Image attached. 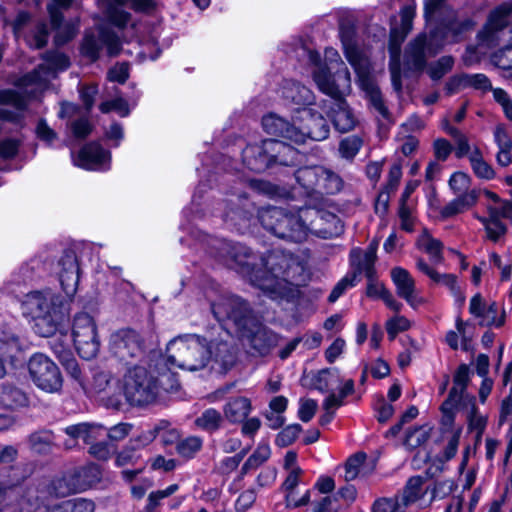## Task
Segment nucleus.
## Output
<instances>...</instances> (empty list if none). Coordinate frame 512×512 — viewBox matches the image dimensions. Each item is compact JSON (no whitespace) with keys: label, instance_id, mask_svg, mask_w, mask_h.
<instances>
[{"label":"nucleus","instance_id":"9b49d317","mask_svg":"<svg viewBox=\"0 0 512 512\" xmlns=\"http://www.w3.org/2000/svg\"><path fill=\"white\" fill-rule=\"evenodd\" d=\"M109 348L112 355L125 365L134 364L144 355L143 339L131 329H122L113 333Z\"/></svg>","mask_w":512,"mask_h":512},{"label":"nucleus","instance_id":"6e6d98bb","mask_svg":"<svg viewBox=\"0 0 512 512\" xmlns=\"http://www.w3.org/2000/svg\"><path fill=\"white\" fill-rule=\"evenodd\" d=\"M503 383L509 386V394L502 400L500 421L503 422L509 415L512 414V364H509L505 369L503 375Z\"/></svg>","mask_w":512,"mask_h":512},{"label":"nucleus","instance_id":"09e8293b","mask_svg":"<svg viewBox=\"0 0 512 512\" xmlns=\"http://www.w3.org/2000/svg\"><path fill=\"white\" fill-rule=\"evenodd\" d=\"M271 451L267 444H260L253 454L246 460L241 468V473L246 474L251 470L257 469L260 465L268 460Z\"/></svg>","mask_w":512,"mask_h":512},{"label":"nucleus","instance_id":"864d4df0","mask_svg":"<svg viewBox=\"0 0 512 512\" xmlns=\"http://www.w3.org/2000/svg\"><path fill=\"white\" fill-rule=\"evenodd\" d=\"M362 139L357 135L343 138L339 143V154L342 158L353 159L362 146Z\"/></svg>","mask_w":512,"mask_h":512},{"label":"nucleus","instance_id":"774afa93","mask_svg":"<svg viewBox=\"0 0 512 512\" xmlns=\"http://www.w3.org/2000/svg\"><path fill=\"white\" fill-rule=\"evenodd\" d=\"M470 181L471 179L466 173L455 172L449 180V185L455 194L464 193L470 189Z\"/></svg>","mask_w":512,"mask_h":512},{"label":"nucleus","instance_id":"f704fd0d","mask_svg":"<svg viewBox=\"0 0 512 512\" xmlns=\"http://www.w3.org/2000/svg\"><path fill=\"white\" fill-rule=\"evenodd\" d=\"M26 395L9 383L0 384V409L13 410L26 405Z\"/></svg>","mask_w":512,"mask_h":512},{"label":"nucleus","instance_id":"58836bf2","mask_svg":"<svg viewBox=\"0 0 512 512\" xmlns=\"http://www.w3.org/2000/svg\"><path fill=\"white\" fill-rule=\"evenodd\" d=\"M427 44L426 36H419L410 44L406 51L408 65L414 70H422L425 66V49Z\"/></svg>","mask_w":512,"mask_h":512},{"label":"nucleus","instance_id":"423d86ee","mask_svg":"<svg viewBox=\"0 0 512 512\" xmlns=\"http://www.w3.org/2000/svg\"><path fill=\"white\" fill-rule=\"evenodd\" d=\"M310 214L311 210L307 208L287 212L282 208L270 207L259 212V220L266 230L277 237L302 242L308 236L307 221Z\"/></svg>","mask_w":512,"mask_h":512},{"label":"nucleus","instance_id":"5701e85b","mask_svg":"<svg viewBox=\"0 0 512 512\" xmlns=\"http://www.w3.org/2000/svg\"><path fill=\"white\" fill-rule=\"evenodd\" d=\"M59 280L66 294H73L79 282L78 260L74 252H66L59 261Z\"/></svg>","mask_w":512,"mask_h":512},{"label":"nucleus","instance_id":"e2e57ef3","mask_svg":"<svg viewBox=\"0 0 512 512\" xmlns=\"http://www.w3.org/2000/svg\"><path fill=\"white\" fill-rule=\"evenodd\" d=\"M99 108L103 113L116 111L122 117H125L130 113L128 103L122 97H116L113 100L105 101L100 104Z\"/></svg>","mask_w":512,"mask_h":512},{"label":"nucleus","instance_id":"20e7f679","mask_svg":"<svg viewBox=\"0 0 512 512\" xmlns=\"http://www.w3.org/2000/svg\"><path fill=\"white\" fill-rule=\"evenodd\" d=\"M69 60L62 53H51L46 63L41 64L32 73L20 79L18 86L22 92L15 90H0V105H10L18 112L23 111L27 105V98L36 97L41 93L47 83L55 77L57 70L68 68Z\"/></svg>","mask_w":512,"mask_h":512},{"label":"nucleus","instance_id":"69168bd1","mask_svg":"<svg viewBox=\"0 0 512 512\" xmlns=\"http://www.w3.org/2000/svg\"><path fill=\"white\" fill-rule=\"evenodd\" d=\"M455 134L451 137L454 140L455 143V156L457 158H463L465 156H469L470 153L473 151L471 150L469 141L467 136L459 131H453Z\"/></svg>","mask_w":512,"mask_h":512},{"label":"nucleus","instance_id":"338daca9","mask_svg":"<svg viewBox=\"0 0 512 512\" xmlns=\"http://www.w3.org/2000/svg\"><path fill=\"white\" fill-rule=\"evenodd\" d=\"M318 408L317 401L313 399H300L298 417L303 422H309L315 415Z\"/></svg>","mask_w":512,"mask_h":512},{"label":"nucleus","instance_id":"ddd939ff","mask_svg":"<svg viewBox=\"0 0 512 512\" xmlns=\"http://www.w3.org/2000/svg\"><path fill=\"white\" fill-rule=\"evenodd\" d=\"M103 46H106L110 56H115L120 51L119 37L104 25H100L97 29V35L93 31L85 34L81 50L86 57L95 61Z\"/></svg>","mask_w":512,"mask_h":512},{"label":"nucleus","instance_id":"bb28decb","mask_svg":"<svg viewBox=\"0 0 512 512\" xmlns=\"http://www.w3.org/2000/svg\"><path fill=\"white\" fill-rule=\"evenodd\" d=\"M65 433L72 439H82L87 444L106 437V429L99 424L78 423L64 429Z\"/></svg>","mask_w":512,"mask_h":512},{"label":"nucleus","instance_id":"3c124183","mask_svg":"<svg viewBox=\"0 0 512 512\" xmlns=\"http://www.w3.org/2000/svg\"><path fill=\"white\" fill-rule=\"evenodd\" d=\"M452 83L473 87L483 91L491 88V83L484 74H463L456 77Z\"/></svg>","mask_w":512,"mask_h":512},{"label":"nucleus","instance_id":"e433bc0d","mask_svg":"<svg viewBox=\"0 0 512 512\" xmlns=\"http://www.w3.org/2000/svg\"><path fill=\"white\" fill-rule=\"evenodd\" d=\"M416 246L418 249L428 254L433 264H440L443 262V244L440 240L432 237L427 230H423L421 235L418 237Z\"/></svg>","mask_w":512,"mask_h":512},{"label":"nucleus","instance_id":"b1692460","mask_svg":"<svg viewBox=\"0 0 512 512\" xmlns=\"http://www.w3.org/2000/svg\"><path fill=\"white\" fill-rule=\"evenodd\" d=\"M121 381L114 379L109 373L100 372L94 377V386L98 392H105L109 405L119 408L122 405Z\"/></svg>","mask_w":512,"mask_h":512},{"label":"nucleus","instance_id":"a19ab883","mask_svg":"<svg viewBox=\"0 0 512 512\" xmlns=\"http://www.w3.org/2000/svg\"><path fill=\"white\" fill-rule=\"evenodd\" d=\"M475 398H467L466 402H463V406L466 407V419L468 422V429L475 431L478 436H481L486 427V418L478 412L475 404Z\"/></svg>","mask_w":512,"mask_h":512},{"label":"nucleus","instance_id":"412c9836","mask_svg":"<svg viewBox=\"0 0 512 512\" xmlns=\"http://www.w3.org/2000/svg\"><path fill=\"white\" fill-rule=\"evenodd\" d=\"M416 267L420 272L428 276L434 283L447 287L460 305L464 304L465 296L462 293L461 288L457 282V277L454 274L438 273L423 258H418L416 260Z\"/></svg>","mask_w":512,"mask_h":512},{"label":"nucleus","instance_id":"aec40b11","mask_svg":"<svg viewBox=\"0 0 512 512\" xmlns=\"http://www.w3.org/2000/svg\"><path fill=\"white\" fill-rule=\"evenodd\" d=\"M110 158L108 151L96 143H90L80 150L75 164L87 170H105L109 167Z\"/></svg>","mask_w":512,"mask_h":512},{"label":"nucleus","instance_id":"c85d7f7f","mask_svg":"<svg viewBox=\"0 0 512 512\" xmlns=\"http://www.w3.org/2000/svg\"><path fill=\"white\" fill-rule=\"evenodd\" d=\"M128 0H100L106 20L118 29L125 28L130 22V13L119 6L124 5Z\"/></svg>","mask_w":512,"mask_h":512},{"label":"nucleus","instance_id":"4be33fe9","mask_svg":"<svg viewBox=\"0 0 512 512\" xmlns=\"http://www.w3.org/2000/svg\"><path fill=\"white\" fill-rule=\"evenodd\" d=\"M243 163L254 172H263L272 165L271 151L267 148V140L260 144L248 145L242 153Z\"/></svg>","mask_w":512,"mask_h":512},{"label":"nucleus","instance_id":"680f3d73","mask_svg":"<svg viewBox=\"0 0 512 512\" xmlns=\"http://www.w3.org/2000/svg\"><path fill=\"white\" fill-rule=\"evenodd\" d=\"M410 328V321L401 315L389 319L386 322V330L389 338L393 340L400 332H404Z\"/></svg>","mask_w":512,"mask_h":512},{"label":"nucleus","instance_id":"9d476101","mask_svg":"<svg viewBox=\"0 0 512 512\" xmlns=\"http://www.w3.org/2000/svg\"><path fill=\"white\" fill-rule=\"evenodd\" d=\"M72 337L78 354L84 359L94 358L100 347L97 326L87 313L77 314L73 321Z\"/></svg>","mask_w":512,"mask_h":512},{"label":"nucleus","instance_id":"393cba45","mask_svg":"<svg viewBox=\"0 0 512 512\" xmlns=\"http://www.w3.org/2000/svg\"><path fill=\"white\" fill-rule=\"evenodd\" d=\"M37 487L44 488V499H47L48 496L66 497L80 491L73 473L55 478L50 483H41Z\"/></svg>","mask_w":512,"mask_h":512},{"label":"nucleus","instance_id":"c03bdc74","mask_svg":"<svg viewBox=\"0 0 512 512\" xmlns=\"http://www.w3.org/2000/svg\"><path fill=\"white\" fill-rule=\"evenodd\" d=\"M390 51V72L391 80L395 90H401V72H400V41H397L392 35L389 45Z\"/></svg>","mask_w":512,"mask_h":512},{"label":"nucleus","instance_id":"4c0bfd02","mask_svg":"<svg viewBox=\"0 0 512 512\" xmlns=\"http://www.w3.org/2000/svg\"><path fill=\"white\" fill-rule=\"evenodd\" d=\"M494 139L499 149L496 155L497 163L501 166H508L512 163V140L510 136L502 126H498L494 131Z\"/></svg>","mask_w":512,"mask_h":512},{"label":"nucleus","instance_id":"cd10ccee","mask_svg":"<svg viewBox=\"0 0 512 512\" xmlns=\"http://www.w3.org/2000/svg\"><path fill=\"white\" fill-rule=\"evenodd\" d=\"M284 99L297 105H310L314 102L313 92L304 85L293 81L286 80L281 88Z\"/></svg>","mask_w":512,"mask_h":512},{"label":"nucleus","instance_id":"f03ea898","mask_svg":"<svg viewBox=\"0 0 512 512\" xmlns=\"http://www.w3.org/2000/svg\"><path fill=\"white\" fill-rule=\"evenodd\" d=\"M230 338L227 332L211 339L198 334L179 335L167 344V361L172 366L190 372L203 370L212 362L227 368L235 360V349Z\"/></svg>","mask_w":512,"mask_h":512},{"label":"nucleus","instance_id":"79ce46f5","mask_svg":"<svg viewBox=\"0 0 512 512\" xmlns=\"http://www.w3.org/2000/svg\"><path fill=\"white\" fill-rule=\"evenodd\" d=\"M322 172L319 175V186L317 192L335 194L342 189L343 181L335 172L322 167Z\"/></svg>","mask_w":512,"mask_h":512},{"label":"nucleus","instance_id":"dca6fc26","mask_svg":"<svg viewBox=\"0 0 512 512\" xmlns=\"http://www.w3.org/2000/svg\"><path fill=\"white\" fill-rule=\"evenodd\" d=\"M262 126L268 134L283 137L295 144L305 142V133L303 131L276 114L271 113L264 116Z\"/></svg>","mask_w":512,"mask_h":512},{"label":"nucleus","instance_id":"49530a36","mask_svg":"<svg viewBox=\"0 0 512 512\" xmlns=\"http://www.w3.org/2000/svg\"><path fill=\"white\" fill-rule=\"evenodd\" d=\"M476 218L484 226L486 237L492 242H498L506 234L507 227L502 223L501 219L476 216Z\"/></svg>","mask_w":512,"mask_h":512},{"label":"nucleus","instance_id":"2eb2a0df","mask_svg":"<svg viewBox=\"0 0 512 512\" xmlns=\"http://www.w3.org/2000/svg\"><path fill=\"white\" fill-rule=\"evenodd\" d=\"M71 3L72 0H52L48 5L51 24L56 30L55 42L57 45L68 42L77 33L78 23L71 22L62 24L63 16L60 10L68 8Z\"/></svg>","mask_w":512,"mask_h":512},{"label":"nucleus","instance_id":"4d7b16f0","mask_svg":"<svg viewBox=\"0 0 512 512\" xmlns=\"http://www.w3.org/2000/svg\"><path fill=\"white\" fill-rule=\"evenodd\" d=\"M372 512H408L407 507L397 500L394 496L383 497L377 499L373 506Z\"/></svg>","mask_w":512,"mask_h":512},{"label":"nucleus","instance_id":"c9c22d12","mask_svg":"<svg viewBox=\"0 0 512 512\" xmlns=\"http://www.w3.org/2000/svg\"><path fill=\"white\" fill-rule=\"evenodd\" d=\"M423 483L421 477H411L402 491L394 495V497L408 508L424 497L425 490L423 489Z\"/></svg>","mask_w":512,"mask_h":512},{"label":"nucleus","instance_id":"f3484780","mask_svg":"<svg viewBox=\"0 0 512 512\" xmlns=\"http://www.w3.org/2000/svg\"><path fill=\"white\" fill-rule=\"evenodd\" d=\"M391 277L396 286L397 294L405 299L412 308H417L425 303L423 297L416 293L415 280L410 273L401 267L391 270Z\"/></svg>","mask_w":512,"mask_h":512},{"label":"nucleus","instance_id":"bf43d9fd","mask_svg":"<svg viewBox=\"0 0 512 512\" xmlns=\"http://www.w3.org/2000/svg\"><path fill=\"white\" fill-rule=\"evenodd\" d=\"M488 218H509L512 215V202L502 200L501 198L495 203L487 204Z\"/></svg>","mask_w":512,"mask_h":512},{"label":"nucleus","instance_id":"1a4fd4ad","mask_svg":"<svg viewBox=\"0 0 512 512\" xmlns=\"http://www.w3.org/2000/svg\"><path fill=\"white\" fill-rule=\"evenodd\" d=\"M120 392H122V400L126 399L132 405L141 406L150 404L156 399L158 388L145 368L134 366L124 375Z\"/></svg>","mask_w":512,"mask_h":512},{"label":"nucleus","instance_id":"0eeeda50","mask_svg":"<svg viewBox=\"0 0 512 512\" xmlns=\"http://www.w3.org/2000/svg\"><path fill=\"white\" fill-rule=\"evenodd\" d=\"M340 35L345 57L357 74L359 86L366 93L375 110L382 117L387 118L388 110L383 103L378 86L371 77L372 68L369 57L358 48L351 30L342 29Z\"/></svg>","mask_w":512,"mask_h":512},{"label":"nucleus","instance_id":"2f4dec72","mask_svg":"<svg viewBox=\"0 0 512 512\" xmlns=\"http://www.w3.org/2000/svg\"><path fill=\"white\" fill-rule=\"evenodd\" d=\"M267 148L271 151L272 164L293 165L297 161L298 152L283 141L267 139Z\"/></svg>","mask_w":512,"mask_h":512},{"label":"nucleus","instance_id":"0e129e2a","mask_svg":"<svg viewBox=\"0 0 512 512\" xmlns=\"http://www.w3.org/2000/svg\"><path fill=\"white\" fill-rule=\"evenodd\" d=\"M29 443L32 450L37 453H45L49 450L51 444V435L48 432L33 433L29 437Z\"/></svg>","mask_w":512,"mask_h":512},{"label":"nucleus","instance_id":"13d9d810","mask_svg":"<svg viewBox=\"0 0 512 512\" xmlns=\"http://www.w3.org/2000/svg\"><path fill=\"white\" fill-rule=\"evenodd\" d=\"M178 488L177 484H172L163 490L151 492L147 499L145 512H155L157 507L160 505L161 500L174 494Z\"/></svg>","mask_w":512,"mask_h":512},{"label":"nucleus","instance_id":"a878e982","mask_svg":"<svg viewBox=\"0 0 512 512\" xmlns=\"http://www.w3.org/2000/svg\"><path fill=\"white\" fill-rule=\"evenodd\" d=\"M51 349L67 372L74 378L79 379L80 368L68 344L64 343L62 336L54 338L51 342Z\"/></svg>","mask_w":512,"mask_h":512},{"label":"nucleus","instance_id":"4468645a","mask_svg":"<svg viewBox=\"0 0 512 512\" xmlns=\"http://www.w3.org/2000/svg\"><path fill=\"white\" fill-rule=\"evenodd\" d=\"M512 13V1L505 2L494 9L487 24L478 33V40L481 45L494 47L498 43V33L506 26V17Z\"/></svg>","mask_w":512,"mask_h":512},{"label":"nucleus","instance_id":"f257e3e1","mask_svg":"<svg viewBox=\"0 0 512 512\" xmlns=\"http://www.w3.org/2000/svg\"><path fill=\"white\" fill-rule=\"evenodd\" d=\"M217 256L222 258L232 269L248 276L251 283L272 299L284 297L289 284L299 285L304 280V265L292 254L272 251L266 256L258 257L242 244H232L217 240Z\"/></svg>","mask_w":512,"mask_h":512},{"label":"nucleus","instance_id":"6e6552de","mask_svg":"<svg viewBox=\"0 0 512 512\" xmlns=\"http://www.w3.org/2000/svg\"><path fill=\"white\" fill-rule=\"evenodd\" d=\"M313 79L319 90L328 96L348 94L351 90V74L334 48L325 50V65L317 66Z\"/></svg>","mask_w":512,"mask_h":512},{"label":"nucleus","instance_id":"6ab92c4d","mask_svg":"<svg viewBox=\"0 0 512 512\" xmlns=\"http://www.w3.org/2000/svg\"><path fill=\"white\" fill-rule=\"evenodd\" d=\"M344 95L330 96L331 100L329 102L330 117L335 128L341 133L351 131L357 124L355 115L343 98Z\"/></svg>","mask_w":512,"mask_h":512},{"label":"nucleus","instance_id":"5fc2aeb1","mask_svg":"<svg viewBox=\"0 0 512 512\" xmlns=\"http://www.w3.org/2000/svg\"><path fill=\"white\" fill-rule=\"evenodd\" d=\"M462 405L463 402L457 400H451V398H447V400L441 405L442 418L441 423L446 431H450L453 434V431L457 428L454 426V409L458 406Z\"/></svg>","mask_w":512,"mask_h":512},{"label":"nucleus","instance_id":"7ed1b4c3","mask_svg":"<svg viewBox=\"0 0 512 512\" xmlns=\"http://www.w3.org/2000/svg\"><path fill=\"white\" fill-rule=\"evenodd\" d=\"M211 310L219 322H231L258 353L265 355L277 345L278 335L264 327L241 298L221 295L212 301Z\"/></svg>","mask_w":512,"mask_h":512},{"label":"nucleus","instance_id":"72a5a7b5","mask_svg":"<svg viewBox=\"0 0 512 512\" xmlns=\"http://www.w3.org/2000/svg\"><path fill=\"white\" fill-rule=\"evenodd\" d=\"M470 381V369L466 364H461L453 378V386L449 392L448 397L451 400H457L460 402H466L467 398H475L466 393L467 386Z\"/></svg>","mask_w":512,"mask_h":512},{"label":"nucleus","instance_id":"603ef678","mask_svg":"<svg viewBox=\"0 0 512 512\" xmlns=\"http://www.w3.org/2000/svg\"><path fill=\"white\" fill-rule=\"evenodd\" d=\"M202 448V439L197 436H190L178 441L176 445L177 453L187 459L193 458Z\"/></svg>","mask_w":512,"mask_h":512},{"label":"nucleus","instance_id":"7c9ffc66","mask_svg":"<svg viewBox=\"0 0 512 512\" xmlns=\"http://www.w3.org/2000/svg\"><path fill=\"white\" fill-rule=\"evenodd\" d=\"M301 474V468H293V470L289 471V474L285 482L283 483V488L286 492V501L288 506L299 507L302 505H306L309 501V490H306L305 493L300 498H298L296 495L295 489L299 484Z\"/></svg>","mask_w":512,"mask_h":512},{"label":"nucleus","instance_id":"f8f14e48","mask_svg":"<svg viewBox=\"0 0 512 512\" xmlns=\"http://www.w3.org/2000/svg\"><path fill=\"white\" fill-rule=\"evenodd\" d=\"M34 383L46 392H57L62 387V375L57 365L46 355H33L28 363Z\"/></svg>","mask_w":512,"mask_h":512},{"label":"nucleus","instance_id":"c756f323","mask_svg":"<svg viewBox=\"0 0 512 512\" xmlns=\"http://www.w3.org/2000/svg\"><path fill=\"white\" fill-rule=\"evenodd\" d=\"M250 399L244 396L230 398L223 407L225 418L231 423L243 422L251 412Z\"/></svg>","mask_w":512,"mask_h":512},{"label":"nucleus","instance_id":"473e14b6","mask_svg":"<svg viewBox=\"0 0 512 512\" xmlns=\"http://www.w3.org/2000/svg\"><path fill=\"white\" fill-rule=\"evenodd\" d=\"M378 241L373 240L364 254H361L360 249H354L351 252V258L353 262L358 261V272H363L366 277H370L375 274L374 263L377 258Z\"/></svg>","mask_w":512,"mask_h":512},{"label":"nucleus","instance_id":"052dcab7","mask_svg":"<svg viewBox=\"0 0 512 512\" xmlns=\"http://www.w3.org/2000/svg\"><path fill=\"white\" fill-rule=\"evenodd\" d=\"M302 428L299 424H293L285 427L276 437V444L279 447L291 445L300 434Z\"/></svg>","mask_w":512,"mask_h":512},{"label":"nucleus","instance_id":"de8ad7c7","mask_svg":"<svg viewBox=\"0 0 512 512\" xmlns=\"http://www.w3.org/2000/svg\"><path fill=\"white\" fill-rule=\"evenodd\" d=\"M222 421L220 412L214 408H209L197 417L194 423L199 429L213 432L220 428Z\"/></svg>","mask_w":512,"mask_h":512},{"label":"nucleus","instance_id":"39448f33","mask_svg":"<svg viewBox=\"0 0 512 512\" xmlns=\"http://www.w3.org/2000/svg\"><path fill=\"white\" fill-rule=\"evenodd\" d=\"M23 314L34 321V330L42 337L55 334L65 317L61 297L50 292H31L22 303Z\"/></svg>","mask_w":512,"mask_h":512},{"label":"nucleus","instance_id":"a211bd4d","mask_svg":"<svg viewBox=\"0 0 512 512\" xmlns=\"http://www.w3.org/2000/svg\"><path fill=\"white\" fill-rule=\"evenodd\" d=\"M299 119L301 126L298 129L305 133V138L322 141L329 136V125L321 114L310 108H303Z\"/></svg>","mask_w":512,"mask_h":512},{"label":"nucleus","instance_id":"ea45409f","mask_svg":"<svg viewBox=\"0 0 512 512\" xmlns=\"http://www.w3.org/2000/svg\"><path fill=\"white\" fill-rule=\"evenodd\" d=\"M322 166H308L298 169L295 173L297 182L307 191H316L319 186V175Z\"/></svg>","mask_w":512,"mask_h":512},{"label":"nucleus","instance_id":"a18cd8bd","mask_svg":"<svg viewBox=\"0 0 512 512\" xmlns=\"http://www.w3.org/2000/svg\"><path fill=\"white\" fill-rule=\"evenodd\" d=\"M469 161L473 172L479 178L490 180L495 176L494 169L488 164L478 148H475L469 155Z\"/></svg>","mask_w":512,"mask_h":512},{"label":"nucleus","instance_id":"8fccbe9b","mask_svg":"<svg viewBox=\"0 0 512 512\" xmlns=\"http://www.w3.org/2000/svg\"><path fill=\"white\" fill-rule=\"evenodd\" d=\"M366 462V455L364 453H357L351 456L345 464L344 478L346 481L356 479L360 474H365L364 467Z\"/></svg>","mask_w":512,"mask_h":512},{"label":"nucleus","instance_id":"37998d69","mask_svg":"<svg viewBox=\"0 0 512 512\" xmlns=\"http://www.w3.org/2000/svg\"><path fill=\"white\" fill-rule=\"evenodd\" d=\"M79 490H84L97 483L101 478V471L95 464H89L73 472Z\"/></svg>","mask_w":512,"mask_h":512}]
</instances>
